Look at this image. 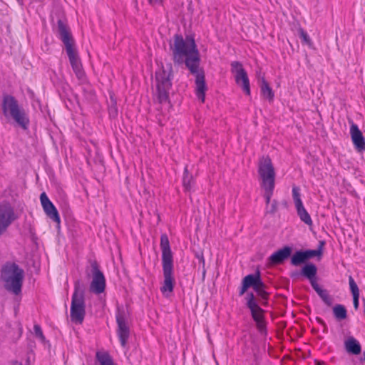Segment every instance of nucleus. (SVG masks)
<instances>
[{"mask_svg": "<svg viewBox=\"0 0 365 365\" xmlns=\"http://www.w3.org/2000/svg\"><path fill=\"white\" fill-rule=\"evenodd\" d=\"M173 61L178 64L185 63L190 73H195L197 67L200 65V53L192 36L185 38L181 35H175L173 44L171 46Z\"/></svg>", "mask_w": 365, "mask_h": 365, "instance_id": "obj_1", "label": "nucleus"}, {"mask_svg": "<svg viewBox=\"0 0 365 365\" xmlns=\"http://www.w3.org/2000/svg\"><path fill=\"white\" fill-rule=\"evenodd\" d=\"M2 119L6 122L11 120L26 130L29 125V118L25 110L19 106L18 101L10 94H4L1 104Z\"/></svg>", "mask_w": 365, "mask_h": 365, "instance_id": "obj_2", "label": "nucleus"}, {"mask_svg": "<svg viewBox=\"0 0 365 365\" xmlns=\"http://www.w3.org/2000/svg\"><path fill=\"white\" fill-rule=\"evenodd\" d=\"M351 140L356 149L359 151L365 150V138L356 124L352 123L350 127Z\"/></svg>", "mask_w": 365, "mask_h": 365, "instance_id": "obj_20", "label": "nucleus"}, {"mask_svg": "<svg viewBox=\"0 0 365 365\" xmlns=\"http://www.w3.org/2000/svg\"><path fill=\"white\" fill-rule=\"evenodd\" d=\"M58 32L60 39L63 43L66 50L75 47L74 40L71 34L68 26L61 20L58 21Z\"/></svg>", "mask_w": 365, "mask_h": 365, "instance_id": "obj_17", "label": "nucleus"}, {"mask_svg": "<svg viewBox=\"0 0 365 365\" xmlns=\"http://www.w3.org/2000/svg\"><path fill=\"white\" fill-rule=\"evenodd\" d=\"M1 278L7 291L15 295H19L21 292L24 272L16 264H5L1 268Z\"/></svg>", "mask_w": 365, "mask_h": 365, "instance_id": "obj_3", "label": "nucleus"}, {"mask_svg": "<svg viewBox=\"0 0 365 365\" xmlns=\"http://www.w3.org/2000/svg\"><path fill=\"white\" fill-rule=\"evenodd\" d=\"M344 346L346 351L351 354L358 355L361 351L359 342L353 336H349L346 339Z\"/></svg>", "mask_w": 365, "mask_h": 365, "instance_id": "obj_23", "label": "nucleus"}, {"mask_svg": "<svg viewBox=\"0 0 365 365\" xmlns=\"http://www.w3.org/2000/svg\"><path fill=\"white\" fill-rule=\"evenodd\" d=\"M34 330L36 336L38 337L41 340L44 341L45 338L41 327L38 324H35L34 327Z\"/></svg>", "mask_w": 365, "mask_h": 365, "instance_id": "obj_33", "label": "nucleus"}, {"mask_svg": "<svg viewBox=\"0 0 365 365\" xmlns=\"http://www.w3.org/2000/svg\"><path fill=\"white\" fill-rule=\"evenodd\" d=\"M155 88L153 92L154 99L160 104L169 101V91L172 86L170 71L163 66L155 71Z\"/></svg>", "mask_w": 365, "mask_h": 365, "instance_id": "obj_4", "label": "nucleus"}, {"mask_svg": "<svg viewBox=\"0 0 365 365\" xmlns=\"http://www.w3.org/2000/svg\"><path fill=\"white\" fill-rule=\"evenodd\" d=\"M364 361H365V352L364 353Z\"/></svg>", "mask_w": 365, "mask_h": 365, "instance_id": "obj_41", "label": "nucleus"}, {"mask_svg": "<svg viewBox=\"0 0 365 365\" xmlns=\"http://www.w3.org/2000/svg\"><path fill=\"white\" fill-rule=\"evenodd\" d=\"M322 255L321 249L314 250H308L305 251H297L296 252L291 258V263L294 266H298L307 260Z\"/></svg>", "mask_w": 365, "mask_h": 365, "instance_id": "obj_16", "label": "nucleus"}, {"mask_svg": "<svg viewBox=\"0 0 365 365\" xmlns=\"http://www.w3.org/2000/svg\"><path fill=\"white\" fill-rule=\"evenodd\" d=\"M349 284L352 295H359L358 286L351 276L349 277Z\"/></svg>", "mask_w": 365, "mask_h": 365, "instance_id": "obj_30", "label": "nucleus"}, {"mask_svg": "<svg viewBox=\"0 0 365 365\" xmlns=\"http://www.w3.org/2000/svg\"><path fill=\"white\" fill-rule=\"evenodd\" d=\"M242 282L246 287L248 288L252 287L257 292H260L264 287L259 272L245 276Z\"/></svg>", "mask_w": 365, "mask_h": 365, "instance_id": "obj_22", "label": "nucleus"}, {"mask_svg": "<svg viewBox=\"0 0 365 365\" xmlns=\"http://www.w3.org/2000/svg\"><path fill=\"white\" fill-rule=\"evenodd\" d=\"M231 71L234 75L236 83L242 88L246 95L250 96L251 93L250 80L242 64L239 61L232 62Z\"/></svg>", "mask_w": 365, "mask_h": 365, "instance_id": "obj_8", "label": "nucleus"}, {"mask_svg": "<svg viewBox=\"0 0 365 365\" xmlns=\"http://www.w3.org/2000/svg\"><path fill=\"white\" fill-rule=\"evenodd\" d=\"M264 191V197L265 199L266 204L268 205L270 202L271 198L273 195L274 187H262Z\"/></svg>", "mask_w": 365, "mask_h": 365, "instance_id": "obj_31", "label": "nucleus"}, {"mask_svg": "<svg viewBox=\"0 0 365 365\" xmlns=\"http://www.w3.org/2000/svg\"><path fill=\"white\" fill-rule=\"evenodd\" d=\"M248 287L245 286V284L242 282V287L240 291V295H242L245 294V292L247 290Z\"/></svg>", "mask_w": 365, "mask_h": 365, "instance_id": "obj_37", "label": "nucleus"}, {"mask_svg": "<svg viewBox=\"0 0 365 365\" xmlns=\"http://www.w3.org/2000/svg\"><path fill=\"white\" fill-rule=\"evenodd\" d=\"M163 282L160 288L161 293L165 297H168L173 292L175 279L174 277L173 264H162Z\"/></svg>", "mask_w": 365, "mask_h": 365, "instance_id": "obj_10", "label": "nucleus"}, {"mask_svg": "<svg viewBox=\"0 0 365 365\" xmlns=\"http://www.w3.org/2000/svg\"><path fill=\"white\" fill-rule=\"evenodd\" d=\"M359 295H353L354 306L355 309H357L359 307Z\"/></svg>", "mask_w": 365, "mask_h": 365, "instance_id": "obj_36", "label": "nucleus"}, {"mask_svg": "<svg viewBox=\"0 0 365 365\" xmlns=\"http://www.w3.org/2000/svg\"><path fill=\"white\" fill-rule=\"evenodd\" d=\"M14 365H22L21 364L15 363Z\"/></svg>", "mask_w": 365, "mask_h": 365, "instance_id": "obj_40", "label": "nucleus"}, {"mask_svg": "<svg viewBox=\"0 0 365 365\" xmlns=\"http://www.w3.org/2000/svg\"><path fill=\"white\" fill-rule=\"evenodd\" d=\"M66 51L74 73H76L78 78H82L84 76V72L83 71L81 62L76 50V48H68Z\"/></svg>", "mask_w": 365, "mask_h": 365, "instance_id": "obj_18", "label": "nucleus"}, {"mask_svg": "<svg viewBox=\"0 0 365 365\" xmlns=\"http://www.w3.org/2000/svg\"><path fill=\"white\" fill-rule=\"evenodd\" d=\"M310 283H311V285L312 287H313V289L317 292V293L318 294L322 289H321L319 287V286L318 285L317 282V280H316V277L314 278H312V279H309Z\"/></svg>", "mask_w": 365, "mask_h": 365, "instance_id": "obj_34", "label": "nucleus"}, {"mask_svg": "<svg viewBox=\"0 0 365 365\" xmlns=\"http://www.w3.org/2000/svg\"><path fill=\"white\" fill-rule=\"evenodd\" d=\"M318 294L326 305H327L329 307L332 306L333 302H334V299L331 295L329 294V293L327 292V290L322 289L318 293Z\"/></svg>", "mask_w": 365, "mask_h": 365, "instance_id": "obj_29", "label": "nucleus"}, {"mask_svg": "<svg viewBox=\"0 0 365 365\" xmlns=\"http://www.w3.org/2000/svg\"><path fill=\"white\" fill-rule=\"evenodd\" d=\"M40 201L43 210L46 216L52 221L56 222L58 226L60 225L61 218L59 213L53 202L49 200L46 192H42L40 195Z\"/></svg>", "mask_w": 365, "mask_h": 365, "instance_id": "obj_13", "label": "nucleus"}, {"mask_svg": "<svg viewBox=\"0 0 365 365\" xmlns=\"http://www.w3.org/2000/svg\"><path fill=\"white\" fill-rule=\"evenodd\" d=\"M94 365H116L111 356L106 351H98L96 353Z\"/></svg>", "mask_w": 365, "mask_h": 365, "instance_id": "obj_24", "label": "nucleus"}, {"mask_svg": "<svg viewBox=\"0 0 365 365\" xmlns=\"http://www.w3.org/2000/svg\"><path fill=\"white\" fill-rule=\"evenodd\" d=\"M191 73L195 76V95L201 103H204L205 99V93L207 90L204 71L202 69H200L198 66L196 68V72Z\"/></svg>", "mask_w": 365, "mask_h": 365, "instance_id": "obj_15", "label": "nucleus"}, {"mask_svg": "<svg viewBox=\"0 0 365 365\" xmlns=\"http://www.w3.org/2000/svg\"><path fill=\"white\" fill-rule=\"evenodd\" d=\"M292 254V248L285 246L282 249L272 253L268 258L269 263L271 264H278L282 263L285 259H288Z\"/></svg>", "mask_w": 365, "mask_h": 365, "instance_id": "obj_21", "label": "nucleus"}, {"mask_svg": "<svg viewBox=\"0 0 365 365\" xmlns=\"http://www.w3.org/2000/svg\"><path fill=\"white\" fill-rule=\"evenodd\" d=\"M246 299L247 306L251 312L252 317L254 321L256 322L257 329L260 331H262L265 329L263 309L258 305L253 293H248L247 294Z\"/></svg>", "mask_w": 365, "mask_h": 365, "instance_id": "obj_9", "label": "nucleus"}, {"mask_svg": "<svg viewBox=\"0 0 365 365\" xmlns=\"http://www.w3.org/2000/svg\"><path fill=\"white\" fill-rule=\"evenodd\" d=\"M85 315L86 304L84 292L83 290L79 287L78 284H76L71 305V321L76 324H81L84 320Z\"/></svg>", "mask_w": 365, "mask_h": 365, "instance_id": "obj_5", "label": "nucleus"}, {"mask_svg": "<svg viewBox=\"0 0 365 365\" xmlns=\"http://www.w3.org/2000/svg\"><path fill=\"white\" fill-rule=\"evenodd\" d=\"M302 274L306 277L308 279H312V278L316 277V266L313 264H306L302 269Z\"/></svg>", "mask_w": 365, "mask_h": 365, "instance_id": "obj_26", "label": "nucleus"}, {"mask_svg": "<svg viewBox=\"0 0 365 365\" xmlns=\"http://www.w3.org/2000/svg\"><path fill=\"white\" fill-rule=\"evenodd\" d=\"M182 185L187 191L190 190L192 186V177L189 175L187 168L184 170Z\"/></svg>", "mask_w": 365, "mask_h": 365, "instance_id": "obj_28", "label": "nucleus"}, {"mask_svg": "<svg viewBox=\"0 0 365 365\" xmlns=\"http://www.w3.org/2000/svg\"><path fill=\"white\" fill-rule=\"evenodd\" d=\"M333 313L334 317L337 320H343L345 319L347 317V312L344 306L341 304H336L333 307Z\"/></svg>", "mask_w": 365, "mask_h": 365, "instance_id": "obj_27", "label": "nucleus"}, {"mask_svg": "<svg viewBox=\"0 0 365 365\" xmlns=\"http://www.w3.org/2000/svg\"><path fill=\"white\" fill-rule=\"evenodd\" d=\"M299 36L304 42L309 45L311 44V39L307 33L304 30L301 29L299 31Z\"/></svg>", "mask_w": 365, "mask_h": 365, "instance_id": "obj_32", "label": "nucleus"}, {"mask_svg": "<svg viewBox=\"0 0 365 365\" xmlns=\"http://www.w3.org/2000/svg\"><path fill=\"white\" fill-rule=\"evenodd\" d=\"M18 218L14 207L9 202H0V236Z\"/></svg>", "mask_w": 365, "mask_h": 365, "instance_id": "obj_7", "label": "nucleus"}, {"mask_svg": "<svg viewBox=\"0 0 365 365\" xmlns=\"http://www.w3.org/2000/svg\"><path fill=\"white\" fill-rule=\"evenodd\" d=\"M160 246L162 251V264H173V253L167 235H161Z\"/></svg>", "mask_w": 365, "mask_h": 365, "instance_id": "obj_19", "label": "nucleus"}, {"mask_svg": "<svg viewBox=\"0 0 365 365\" xmlns=\"http://www.w3.org/2000/svg\"><path fill=\"white\" fill-rule=\"evenodd\" d=\"M117 113H118V110H117V108H115V106L114 107H111L110 109H109V114L111 117H115L117 115Z\"/></svg>", "mask_w": 365, "mask_h": 365, "instance_id": "obj_35", "label": "nucleus"}, {"mask_svg": "<svg viewBox=\"0 0 365 365\" xmlns=\"http://www.w3.org/2000/svg\"><path fill=\"white\" fill-rule=\"evenodd\" d=\"M106 289V279L103 272L94 267L92 271V280L90 284V291L94 294L103 293Z\"/></svg>", "mask_w": 365, "mask_h": 365, "instance_id": "obj_14", "label": "nucleus"}, {"mask_svg": "<svg viewBox=\"0 0 365 365\" xmlns=\"http://www.w3.org/2000/svg\"><path fill=\"white\" fill-rule=\"evenodd\" d=\"M116 322L118 324V336L119 338L121 346L123 347H125L130 336V329L127 324L123 312H118L116 314Z\"/></svg>", "mask_w": 365, "mask_h": 365, "instance_id": "obj_12", "label": "nucleus"}, {"mask_svg": "<svg viewBox=\"0 0 365 365\" xmlns=\"http://www.w3.org/2000/svg\"><path fill=\"white\" fill-rule=\"evenodd\" d=\"M274 204H276V202H275ZM272 207H273V209H272V212H274V211H275V209H276V205H272Z\"/></svg>", "mask_w": 365, "mask_h": 365, "instance_id": "obj_39", "label": "nucleus"}, {"mask_svg": "<svg viewBox=\"0 0 365 365\" xmlns=\"http://www.w3.org/2000/svg\"><path fill=\"white\" fill-rule=\"evenodd\" d=\"M150 4L155 5L161 3V0H148Z\"/></svg>", "mask_w": 365, "mask_h": 365, "instance_id": "obj_38", "label": "nucleus"}, {"mask_svg": "<svg viewBox=\"0 0 365 365\" xmlns=\"http://www.w3.org/2000/svg\"><path fill=\"white\" fill-rule=\"evenodd\" d=\"M258 174L261 187H274L276 173L269 157H262L259 160Z\"/></svg>", "mask_w": 365, "mask_h": 365, "instance_id": "obj_6", "label": "nucleus"}, {"mask_svg": "<svg viewBox=\"0 0 365 365\" xmlns=\"http://www.w3.org/2000/svg\"><path fill=\"white\" fill-rule=\"evenodd\" d=\"M292 198L299 219L306 225L311 226L313 224L310 215L305 209L301 199L300 188L297 186H293L292 190Z\"/></svg>", "mask_w": 365, "mask_h": 365, "instance_id": "obj_11", "label": "nucleus"}, {"mask_svg": "<svg viewBox=\"0 0 365 365\" xmlns=\"http://www.w3.org/2000/svg\"><path fill=\"white\" fill-rule=\"evenodd\" d=\"M261 94L264 98L267 99L269 103L274 101V93L269 83L263 79L260 86Z\"/></svg>", "mask_w": 365, "mask_h": 365, "instance_id": "obj_25", "label": "nucleus"}]
</instances>
